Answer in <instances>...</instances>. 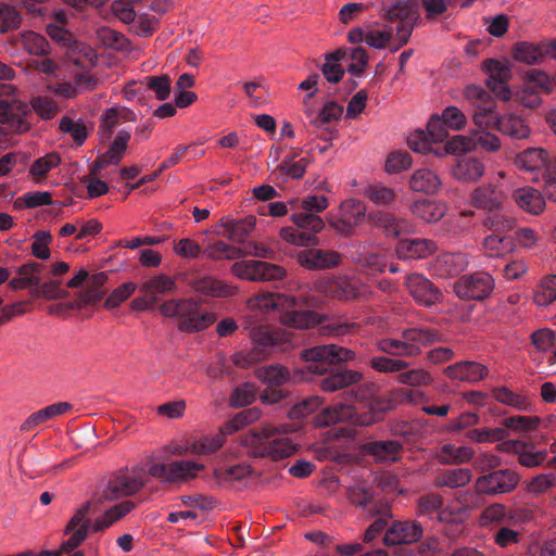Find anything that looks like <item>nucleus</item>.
<instances>
[{"instance_id":"obj_1","label":"nucleus","mask_w":556,"mask_h":556,"mask_svg":"<svg viewBox=\"0 0 556 556\" xmlns=\"http://www.w3.org/2000/svg\"><path fill=\"white\" fill-rule=\"evenodd\" d=\"M301 357L307 363L306 370L319 376L317 386L323 392L332 393L349 389L359 383L364 375L359 370L331 366L350 362L362 363L355 351L337 344H319L301 352Z\"/></svg>"},{"instance_id":"obj_2","label":"nucleus","mask_w":556,"mask_h":556,"mask_svg":"<svg viewBox=\"0 0 556 556\" xmlns=\"http://www.w3.org/2000/svg\"><path fill=\"white\" fill-rule=\"evenodd\" d=\"M290 431L289 426L277 428L266 425L261 429H253L242 437V444L248 447L255 457H269L280 460L291 456L295 452V445L289 438L283 437Z\"/></svg>"},{"instance_id":"obj_3","label":"nucleus","mask_w":556,"mask_h":556,"mask_svg":"<svg viewBox=\"0 0 556 556\" xmlns=\"http://www.w3.org/2000/svg\"><path fill=\"white\" fill-rule=\"evenodd\" d=\"M315 303L314 298H295L282 293H268L260 300L258 305L265 308L281 311L280 320L286 326L309 328L320 324V318L314 311L298 309V307L300 305L311 307L314 306Z\"/></svg>"},{"instance_id":"obj_4","label":"nucleus","mask_w":556,"mask_h":556,"mask_svg":"<svg viewBox=\"0 0 556 556\" xmlns=\"http://www.w3.org/2000/svg\"><path fill=\"white\" fill-rule=\"evenodd\" d=\"M441 340L434 329L412 327L401 331L399 338H386L378 341V350L395 357H414L421 353L424 346Z\"/></svg>"},{"instance_id":"obj_5","label":"nucleus","mask_w":556,"mask_h":556,"mask_svg":"<svg viewBox=\"0 0 556 556\" xmlns=\"http://www.w3.org/2000/svg\"><path fill=\"white\" fill-rule=\"evenodd\" d=\"M165 317L178 318V329L184 332H198L210 327L216 317L213 313L204 311L192 299L169 300L160 306Z\"/></svg>"},{"instance_id":"obj_6","label":"nucleus","mask_w":556,"mask_h":556,"mask_svg":"<svg viewBox=\"0 0 556 556\" xmlns=\"http://www.w3.org/2000/svg\"><path fill=\"white\" fill-rule=\"evenodd\" d=\"M427 400V395L422 391L410 388H397L387 397L372 400L369 404V414L359 422L362 425H372L379 421L386 412L394 409L397 404L418 405Z\"/></svg>"},{"instance_id":"obj_7","label":"nucleus","mask_w":556,"mask_h":556,"mask_svg":"<svg viewBox=\"0 0 556 556\" xmlns=\"http://www.w3.org/2000/svg\"><path fill=\"white\" fill-rule=\"evenodd\" d=\"M465 99L473 106L472 119L478 129H497L500 116L495 112L496 103L482 87L470 85L464 90Z\"/></svg>"},{"instance_id":"obj_8","label":"nucleus","mask_w":556,"mask_h":556,"mask_svg":"<svg viewBox=\"0 0 556 556\" xmlns=\"http://www.w3.org/2000/svg\"><path fill=\"white\" fill-rule=\"evenodd\" d=\"M504 172L497 173L496 178L490 179L475 188L470 193L471 205L485 213L503 211L507 201V188L503 182Z\"/></svg>"},{"instance_id":"obj_9","label":"nucleus","mask_w":556,"mask_h":556,"mask_svg":"<svg viewBox=\"0 0 556 556\" xmlns=\"http://www.w3.org/2000/svg\"><path fill=\"white\" fill-rule=\"evenodd\" d=\"M46 31L54 42L66 48L70 62L81 68L93 64L96 56L93 50L89 46L76 41L73 34L68 31L65 26L48 23L46 25Z\"/></svg>"},{"instance_id":"obj_10","label":"nucleus","mask_w":556,"mask_h":556,"mask_svg":"<svg viewBox=\"0 0 556 556\" xmlns=\"http://www.w3.org/2000/svg\"><path fill=\"white\" fill-rule=\"evenodd\" d=\"M146 484L142 472L119 470L104 482L99 502H111L137 493Z\"/></svg>"},{"instance_id":"obj_11","label":"nucleus","mask_w":556,"mask_h":556,"mask_svg":"<svg viewBox=\"0 0 556 556\" xmlns=\"http://www.w3.org/2000/svg\"><path fill=\"white\" fill-rule=\"evenodd\" d=\"M501 139L485 129H476L470 136H454L445 143L444 150L447 154L468 152L481 149L485 152H496L501 149Z\"/></svg>"},{"instance_id":"obj_12","label":"nucleus","mask_w":556,"mask_h":556,"mask_svg":"<svg viewBox=\"0 0 556 556\" xmlns=\"http://www.w3.org/2000/svg\"><path fill=\"white\" fill-rule=\"evenodd\" d=\"M204 469V465L194 460H173L168 464L153 463L148 472L166 483H186Z\"/></svg>"},{"instance_id":"obj_13","label":"nucleus","mask_w":556,"mask_h":556,"mask_svg":"<svg viewBox=\"0 0 556 556\" xmlns=\"http://www.w3.org/2000/svg\"><path fill=\"white\" fill-rule=\"evenodd\" d=\"M231 273L241 278L258 282H274L286 278L285 267L257 260L236 262L231 266Z\"/></svg>"},{"instance_id":"obj_14","label":"nucleus","mask_w":556,"mask_h":556,"mask_svg":"<svg viewBox=\"0 0 556 556\" xmlns=\"http://www.w3.org/2000/svg\"><path fill=\"white\" fill-rule=\"evenodd\" d=\"M384 16L392 23H396V37L400 41L399 47L405 46L417 24L420 15L416 4L413 0L396 1L384 14Z\"/></svg>"},{"instance_id":"obj_15","label":"nucleus","mask_w":556,"mask_h":556,"mask_svg":"<svg viewBox=\"0 0 556 556\" xmlns=\"http://www.w3.org/2000/svg\"><path fill=\"white\" fill-rule=\"evenodd\" d=\"M520 476L513 469H500L482 475L476 480V491L479 494L495 496L508 494L516 490Z\"/></svg>"},{"instance_id":"obj_16","label":"nucleus","mask_w":556,"mask_h":556,"mask_svg":"<svg viewBox=\"0 0 556 556\" xmlns=\"http://www.w3.org/2000/svg\"><path fill=\"white\" fill-rule=\"evenodd\" d=\"M494 280L485 271H478L472 275H465L454 283V292L462 300L486 299L493 291Z\"/></svg>"},{"instance_id":"obj_17","label":"nucleus","mask_w":556,"mask_h":556,"mask_svg":"<svg viewBox=\"0 0 556 556\" xmlns=\"http://www.w3.org/2000/svg\"><path fill=\"white\" fill-rule=\"evenodd\" d=\"M405 287L415 302L430 307L442 302L443 294L434 283L421 274H410L405 278Z\"/></svg>"},{"instance_id":"obj_18","label":"nucleus","mask_w":556,"mask_h":556,"mask_svg":"<svg viewBox=\"0 0 556 556\" xmlns=\"http://www.w3.org/2000/svg\"><path fill=\"white\" fill-rule=\"evenodd\" d=\"M424 534L422 526L414 520L393 521L383 535L387 546L409 545L418 542Z\"/></svg>"},{"instance_id":"obj_19","label":"nucleus","mask_w":556,"mask_h":556,"mask_svg":"<svg viewBox=\"0 0 556 556\" xmlns=\"http://www.w3.org/2000/svg\"><path fill=\"white\" fill-rule=\"evenodd\" d=\"M366 217V205L357 199H348L340 205V217L330 222V225L340 232L350 236L354 228L361 225Z\"/></svg>"},{"instance_id":"obj_20","label":"nucleus","mask_w":556,"mask_h":556,"mask_svg":"<svg viewBox=\"0 0 556 556\" xmlns=\"http://www.w3.org/2000/svg\"><path fill=\"white\" fill-rule=\"evenodd\" d=\"M30 114L28 105L18 100L0 99V123L8 125L15 132H25L29 129L27 116Z\"/></svg>"},{"instance_id":"obj_21","label":"nucleus","mask_w":556,"mask_h":556,"mask_svg":"<svg viewBox=\"0 0 556 556\" xmlns=\"http://www.w3.org/2000/svg\"><path fill=\"white\" fill-rule=\"evenodd\" d=\"M250 337L255 344L248 354L238 353L235 355V363L240 366H248L265 357V349L275 346L277 339L265 326H255L250 329Z\"/></svg>"},{"instance_id":"obj_22","label":"nucleus","mask_w":556,"mask_h":556,"mask_svg":"<svg viewBox=\"0 0 556 556\" xmlns=\"http://www.w3.org/2000/svg\"><path fill=\"white\" fill-rule=\"evenodd\" d=\"M365 414H357L355 408L349 404H336L323 408V410L314 417V425L318 428L329 427L339 422L350 421L363 426L359 420L364 419Z\"/></svg>"},{"instance_id":"obj_23","label":"nucleus","mask_w":556,"mask_h":556,"mask_svg":"<svg viewBox=\"0 0 556 556\" xmlns=\"http://www.w3.org/2000/svg\"><path fill=\"white\" fill-rule=\"evenodd\" d=\"M518 168L536 174L532 178L533 181L539 179V174L543 177L552 169L553 161L549 159L548 152L542 148H529L520 152L515 161Z\"/></svg>"},{"instance_id":"obj_24","label":"nucleus","mask_w":556,"mask_h":556,"mask_svg":"<svg viewBox=\"0 0 556 556\" xmlns=\"http://www.w3.org/2000/svg\"><path fill=\"white\" fill-rule=\"evenodd\" d=\"M256 225L255 216H247L241 219H233L229 216L222 217L216 225L214 232L226 237L233 242H243L254 230Z\"/></svg>"},{"instance_id":"obj_25","label":"nucleus","mask_w":556,"mask_h":556,"mask_svg":"<svg viewBox=\"0 0 556 556\" xmlns=\"http://www.w3.org/2000/svg\"><path fill=\"white\" fill-rule=\"evenodd\" d=\"M527 513L522 509H508L504 504L494 503L485 507L481 514L483 526H516L525 521Z\"/></svg>"},{"instance_id":"obj_26","label":"nucleus","mask_w":556,"mask_h":556,"mask_svg":"<svg viewBox=\"0 0 556 556\" xmlns=\"http://www.w3.org/2000/svg\"><path fill=\"white\" fill-rule=\"evenodd\" d=\"M299 264L309 270H320L336 267L340 264L339 253L329 250L308 249L298 253Z\"/></svg>"},{"instance_id":"obj_27","label":"nucleus","mask_w":556,"mask_h":556,"mask_svg":"<svg viewBox=\"0 0 556 556\" xmlns=\"http://www.w3.org/2000/svg\"><path fill=\"white\" fill-rule=\"evenodd\" d=\"M368 219L387 236L400 237L412 232L413 225L405 218L396 217L384 211H376L368 214Z\"/></svg>"},{"instance_id":"obj_28","label":"nucleus","mask_w":556,"mask_h":556,"mask_svg":"<svg viewBox=\"0 0 556 556\" xmlns=\"http://www.w3.org/2000/svg\"><path fill=\"white\" fill-rule=\"evenodd\" d=\"M444 375L452 380L473 383L484 379L489 375V369L477 362L462 361L445 367Z\"/></svg>"},{"instance_id":"obj_29","label":"nucleus","mask_w":556,"mask_h":556,"mask_svg":"<svg viewBox=\"0 0 556 556\" xmlns=\"http://www.w3.org/2000/svg\"><path fill=\"white\" fill-rule=\"evenodd\" d=\"M353 258L363 267L371 271H383L387 263L379 247L369 242H357L353 244Z\"/></svg>"},{"instance_id":"obj_30","label":"nucleus","mask_w":556,"mask_h":556,"mask_svg":"<svg viewBox=\"0 0 556 556\" xmlns=\"http://www.w3.org/2000/svg\"><path fill=\"white\" fill-rule=\"evenodd\" d=\"M89 504V507L91 504ZM86 503L83 505L85 506ZM135 508V503L131 501H124L113 505L111 508L104 511L103 515L98 517L94 522L91 525V520L87 517L89 511L86 514V519L89 520L88 530H92L93 532H101L108 528H110L114 522L118 521L123 517H125L128 513H130ZM90 510V508L88 509ZM89 531H87L88 533Z\"/></svg>"},{"instance_id":"obj_31","label":"nucleus","mask_w":556,"mask_h":556,"mask_svg":"<svg viewBox=\"0 0 556 556\" xmlns=\"http://www.w3.org/2000/svg\"><path fill=\"white\" fill-rule=\"evenodd\" d=\"M468 258L463 253H443L433 263L434 273L442 278L455 277L468 267Z\"/></svg>"},{"instance_id":"obj_32","label":"nucleus","mask_w":556,"mask_h":556,"mask_svg":"<svg viewBox=\"0 0 556 556\" xmlns=\"http://www.w3.org/2000/svg\"><path fill=\"white\" fill-rule=\"evenodd\" d=\"M485 172L483 162L475 156L465 155L458 159L452 168V175L455 179L464 182L478 181Z\"/></svg>"},{"instance_id":"obj_33","label":"nucleus","mask_w":556,"mask_h":556,"mask_svg":"<svg viewBox=\"0 0 556 556\" xmlns=\"http://www.w3.org/2000/svg\"><path fill=\"white\" fill-rule=\"evenodd\" d=\"M437 250V245L429 239H405L396 247L400 258H425Z\"/></svg>"},{"instance_id":"obj_34","label":"nucleus","mask_w":556,"mask_h":556,"mask_svg":"<svg viewBox=\"0 0 556 556\" xmlns=\"http://www.w3.org/2000/svg\"><path fill=\"white\" fill-rule=\"evenodd\" d=\"M318 290L329 298L350 300L358 295L355 286L346 278L325 279L318 283Z\"/></svg>"},{"instance_id":"obj_35","label":"nucleus","mask_w":556,"mask_h":556,"mask_svg":"<svg viewBox=\"0 0 556 556\" xmlns=\"http://www.w3.org/2000/svg\"><path fill=\"white\" fill-rule=\"evenodd\" d=\"M441 186L442 181L439 175L429 168L415 170L409 180V187L413 191L426 194H435Z\"/></svg>"},{"instance_id":"obj_36","label":"nucleus","mask_w":556,"mask_h":556,"mask_svg":"<svg viewBox=\"0 0 556 556\" xmlns=\"http://www.w3.org/2000/svg\"><path fill=\"white\" fill-rule=\"evenodd\" d=\"M513 197L517 205L527 213L538 215L545 207L544 198L532 187L517 189Z\"/></svg>"},{"instance_id":"obj_37","label":"nucleus","mask_w":556,"mask_h":556,"mask_svg":"<svg viewBox=\"0 0 556 556\" xmlns=\"http://www.w3.org/2000/svg\"><path fill=\"white\" fill-rule=\"evenodd\" d=\"M497 130L514 140L526 139L530 135V127L526 121L514 113L500 116Z\"/></svg>"},{"instance_id":"obj_38","label":"nucleus","mask_w":556,"mask_h":556,"mask_svg":"<svg viewBox=\"0 0 556 556\" xmlns=\"http://www.w3.org/2000/svg\"><path fill=\"white\" fill-rule=\"evenodd\" d=\"M364 452L380 462H395L402 451V444L395 440L371 441L364 445Z\"/></svg>"},{"instance_id":"obj_39","label":"nucleus","mask_w":556,"mask_h":556,"mask_svg":"<svg viewBox=\"0 0 556 556\" xmlns=\"http://www.w3.org/2000/svg\"><path fill=\"white\" fill-rule=\"evenodd\" d=\"M193 290L205 296L223 298L233 294V289L211 276H204L191 281Z\"/></svg>"},{"instance_id":"obj_40","label":"nucleus","mask_w":556,"mask_h":556,"mask_svg":"<svg viewBox=\"0 0 556 556\" xmlns=\"http://www.w3.org/2000/svg\"><path fill=\"white\" fill-rule=\"evenodd\" d=\"M255 377L270 388H280L290 380V371L280 364H271L255 369Z\"/></svg>"},{"instance_id":"obj_41","label":"nucleus","mask_w":556,"mask_h":556,"mask_svg":"<svg viewBox=\"0 0 556 556\" xmlns=\"http://www.w3.org/2000/svg\"><path fill=\"white\" fill-rule=\"evenodd\" d=\"M71 404L67 402H59L51 404L34 414H31L22 425L23 431H30L40 424H43L59 415H62L71 409Z\"/></svg>"},{"instance_id":"obj_42","label":"nucleus","mask_w":556,"mask_h":556,"mask_svg":"<svg viewBox=\"0 0 556 556\" xmlns=\"http://www.w3.org/2000/svg\"><path fill=\"white\" fill-rule=\"evenodd\" d=\"M410 210L416 217L427 223H435L445 215L446 205L440 201L420 200L414 202Z\"/></svg>"},{"instance_id":"obj_43","label":"nucleus","mask_w":556,"mask_h":556,"mask_svg":"<svg viewBox=\"0 0 556 556\" xmlns=\"http://www.w3.org/2000/svg\"><path fill=\"white\" fill-rule=\"evenodd\" d=\"M472 472L468 468H455L447 469L440 472L434 479V485L437 488H450L457 489L465 486L470 482Z\"/></svg>"},{"instance_id":"obj_44","label":"nucleus","mask_w":556,"mask_h":556,"mask_svg":"<svg viewBox=\"0 0 556 556\" xmlns=\"http://www.w3.org/2000/svg\"><path fill=\"white\" fill-rule=\"evenodd\" d=\"M492 396L501 404L520 412H530L531 404L523 394L516 393L506 387H497L492 390Z\"/></svg>"},{"instance_id":"obj_45","label":"nucleus","mask_w":556,"mask_h":556,"mask_svg":"<svg viewBox=\"0 0 556 556\" xmlns=\"http://www.w3.org/2000/svg\"><path fill=\"white\" fill-rule=\"evenodd\" d=\"M513 55L516 61L533 65L540 63L545 56V47L543 45H533L529 42H518L514 47Z\"/></svg>"},{"instance_id":"obj_46","label":"nucleus","mask_w":556,"mask_h":556,"mask_svg":"<svg viewBox=\"0 0 556 556\" xmlns=\"http://www.w3.org/2000/svg\"><path fill=\"white\" fill-rule=\"evenodd\" d=\"M291 220L298 227L299 231L313 233V244L317 243L316 233L325 227L324 220L317 214L301 211L293 213Z\"/></svg>"},{"instance_id":"obj_47","label":"nucleus","mask_w":556,"mask_h":556,"mask_svg":"<svg viewBox=\"0 0 556 556\" xmlns=\"http://www.w3.org/2000/svg\"><path fill=\"white\" fill-rule=\"evenodd\" d=\"M203 255L210 260H237L244 255L240 248L230 245L222 240L214 241L203 250Z\"/></svg>"},{"instance_id":"obj_48","label":"nucleus","mask_w":556,"mask_h":556,"mask_svg":"<svg viewBox=\"0 0 556 556\" xmlns=\"http://www.w3.org/2000/svg\"><path fill=\"white\" fill-rule=\"evenodd\" d=\"M482 220V226L493 233H503L515 228L516 220L503 211L488 212Z\"/></svg>"},{"instance_id":"obj_49","label":"nucleus","mask_w":556,"mask_h":556,"mask_svg":"<svg viewBox=\"0 0 556 556\" xmlns=\"http://www.w3.org/2000/svg\"><path fill=\"white\" fill-rule=\"evenodd\" d=\"M224 432L212 435H203L199 440H194L189 444L190 453L193 455H207L215 453L223 446Z\"/></svg>"},{"instance_id":"obj_50","label":"nucleus","mask_w":556,"mask_h":556,"mask_svg":"<svg viewBox=\"0 0 556 556\" xmlns=\"http://www.w3.org/2000/svg\"><path fill=\"white\" fill-rule=\"evenodd\" d=\"M21 45L29 54L45 56L50 53L48 40L35 31H26L22 35Z\"/></svg>"},{"instance_id":"obj_51","label":"nucleus","mask_w":556,"mask_h":556,"mask_svg":"<svg viewBox=\"0 0 556 556\" xmlns=\"http://www.w3.org/2000/svg\"><path fill=\"white\" fill-rule=\"evenodd\" d=\"M252 473L249 465L239 464L228 468L215 469L214 477L218 484L225 485L232 481H242Z\"/></svg>"},{"instance_id":"obj_52","label":"nucleus","mask_w":556,"mask_h":556,"mask_svg":"<svg viewBox=\"0 0 556 556\" xmlns=\"http://www.w3.org/2000/svg\"><path fill=\"white\" fill-rule=\"evenodd\" d=\"M483 248L491 256H500L506 252L513 251L514 238L492 233L484 238Z\"/></svg>"},{"instance_id":"obj_53","label":"nucleus","mask_w":556,"mask_h":556,"mask_svg":"<svg viewBox=\"0 0 556 556\" xmlns=\"http://www.w3.org/2000/svg\"><path fill=\"white\" fill-rule=\"evenodd\" d=\"M475 455L471 447L455 446L445 444L441 448V459L446 464H464L468 463Z\"/></svg>"},{"instance_id":"obj_54","label":"nucleus","mask_w":556,"mask_h":556,"mask_svg":"<svg viewBox=\"0 0 556 556\" xmlns=\"http://www.w3.org/2000/svg\"><path fill=\"white\" fill-rule=\"evenodd\" d=\"M370 367L381 374H400L402 370L408 368L409 364L406 361L399 358H391L387 356H374L369 361Z\"/></svg>"},{"instance_id":"obj_55","label":"nucleus","mask_w":556,"mask_h":556,"mask_svg":"<svg viewBox=\"0 0 556 556\" xmlns=\"http://www.w3.org/2000/svg\"><path fill=\"white\" fill-rule=\"evenodd\" d=\"M534 303L539 306H547L556 301V275L544 278L533 295Z\"/></svg>"},{"instance_id":"obj_56","label":"nucleus","mask_w":556,"mask_h":556,"mask_svg":"<svg viewBox=\"0 0 556 556\" xmlns=\"http://www.w3.org/2000/svg\"><path fill=\"white\" fill-rule=\"evenodd\" d=\"M261 416L258 408H248L238 413L231 420L226 422L223 427V432L231 434L243 427L256 421Z\"/></svg>"},{"instance_id":"obj_57","label":"nucleus","mask_w":556,"mask_h":556,"mask_svg":"<svg viewBox=\"0 0 556 556\" xmlns=\"http://www.w3.org/2000/svg\"><path fill=\"white\" fill-rule=\"evenodd\" d=\"M142 84L154 92L155 98L160 101H165L170 96L172 80L168 75L147 76Z\"/></svg>"},{"instance_id":"obj_58","label":"nucleus","mask_w":556,"mask_h":556,"mask_svg":"<svg viewBox=\"0 0 556 556\" xmlns=\"http://www.w3.org/2000/svg\"><path fill=\"white\" fill-rule=\"evenodd\" d=\"M108 280V276L105 273L101 271L93 275L89 281L88 288L81 295V301L85 304H96L98 303L104 295V291L102 287Z\"/></svg>"},{"instance_id":"obj_59","label":"nucleus","mask_w":556,"mask_h":556,"mask_svg":"<svg viewBox=\"0 0 556 556\" xmlns=\"http://www.w3.org/2000/svg\"><path fill=\"white\" fill-rule=\"evenodd\" d=\"M396 381L401 384L417 388L431 384L433 379L427 370L417 368L406 371L402 370L397 375Z\"/></svg>"},{"instance_id":"obj_60","label":"nucleus","mask_w":556,"mask_h":556,"mask_svg":"<svg viewBox=\"0 0 556 556\" xmlns=\"http://www.w3.org/2000/svg\"><path fill=\"white\" fill-rule=\"evenodd\" d=\"M257 393V388L252 382H244L238 386L231 393L229 402L232 407L250 405Z\"/></svg>"},{"instance_id":"obj_61","label":"nucleus","mask_w":556,"mask_h":556,"mask_svg":"<svg viewBox=\"0 0 556 556\" xmlns=\"http://www.w3.org/2000/svg\"><path fill=\"white\" fill-rule=\"evenodd\" d=\"M364 195L377 205H389L395 199L393 189L381 184L368 185L364 190Z\"/></svg>"},{"instance_id":"obj_62","label":"nucleus","mask_w":556,"mask_h":556,"mask_svg":"<svg viewBox=\"0 0 556 556\" xmlns=\"http://www.w3.org/2000/svg\"><path fill=\"white\" fill-rule=\"evenodd\" d=\"M443 507V497L437 493H428L420 496L417 501L418 516H428L434 518L438 510Z\"/></svg>"},{"instance_id":"obj_63","label":"nucleus","mask_w":556,"mask_h":556,"mask_svg":"<svg viewBox=\"0 0 556 556\" xmlns=\"http://www.w3.org/2000/svg\"><path fill=\"white\" fill-rule=\"evenodd\" d=\"M174 289L175 281L170 277L166 275H159L148 280L142 286L141 291L143 293H147L152 296L155 295L157 298V294L167 293L173 291Z\"/></svg>"},{"instance_id":"obj_64","label":"nucleus","mask_w":556,"mask_h":556,"mask_svg":"<svg viewBox=\"0 0 556 556\" xmlns=\"http://www.w3.org/2000/svg\"><path fill=\"white\" fill-rule=\"evenodd\" d=\"M323 405V399L318 395L308 396L296 403L289 410L290 419H301L314 413Z\"/></svg>"}]
</instances>
